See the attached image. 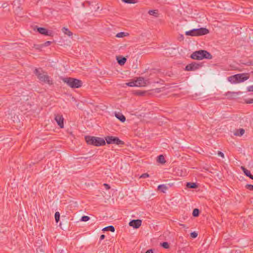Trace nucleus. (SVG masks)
<instances>
[{
    "instance_id": "25",
    "label": "nucleus",
    "mask_w": 253,
    "mask_h": 253,
    "mask_svg": "<svg viewBox=\"0 0 253 253\" xmlns=\"http://www.w3.org/2000/svg\"><path fill=\"white\" fill-rule=\"evenodd\" d=\"M128 35L127 33L125 32H120L117 34L116 37L117 38H123L124 37Z\"/></svg>"
},
{
    "instance_id": "24",
    "label": "nucleus",
    "mask_w": 253,
    "mask_h": 253,
    "mask_svg": "<svg viewBox=\"0 0 253 253\" xmlns=\"http://www.w3.org/2000/svg\"><path fill=\"white\" fill-rule=\"evenodd\" d=\"M200 214V210L198 209H194L193 211L192 215L194 217H198Z\"/></svg>"
},
{
    "instance_id": "44",
    "label": "nucleus",
    "mask_w": 253,
    "mask_h": 253,
    "mask_svg": "<svg viewBox=\"0 0 253 253\" xmlns=\"http://www.w3.org/2000/svg\"><path fill=\"white\" fill-rule=\"evenodd\" d=\"M21 99L20 98H17V101L19 102Z\"/></svg>"
},
{
    "instance_id": "17",
    "label": "nucleus",
    "mask_w": 253,
    "mask_h": 253,
    "mask_svg": "<svg viewBox=\"0 0 253 253\" xmlns=\"http://www.w3.org/2000/svg\"><path fill=\"white\" fill-rule=\"evenodd\" d=\"M241 169L243 171L244 174L248 177L251 178L252 176L253 175L250 171L248 170L247 169H246L244 167L242 166Z\"/></svg>"
},
{
    "instance_id": "21",
    "label": "nucleus",
    "mask_w": 253,
    "mask_h": 253,
    "mask_svg": "<svg viewBox=\"0 0 253 253\" xmlns=\"http://www.w3.org/2000/svg\"><path fill=\"white\" fill-rule=\"evenodd\" d=\"M62 32L65 34L70 37L73 35V33L68 29L65 27L62 28Z\"/></svg>"
},
{
    "instance_id": "22",
    "label": "nucleus",
    "mask_w": 253,
    "mask_h": 253,
    "mask_svg": "<svg viewBox=\"0 0 253 253\" xmlns=\"http://www.w3.org/2000/svg\"><path fill=\"white\" fill-rule=\"evenodd\" d=\"M102 231H110L112 232H114L115 231V228L112 225H110V226H108L107 227H106L105 228H104L103 229H102Z\"/></svg>"
},
{
    "instance_id": "28",
    "label": "nucleus",
    "mask_w": 253,
    "mask_h": 253,
    "mask_svg": "<svg viewBox=\"0 0 253 253\" xmlns=\"http://www.w3.org/2000/svg\"><path fill=\"white\" fill-rule=\"evenodd\" d=\"M125 3H135L137 2V0H122Z\"/></svg>"
},
{
    "instance_id": "14",
    "label": "nucleus",
    "mask_w": 253,
    "mask_h": 253,
    "mask_svg": "<svg viewBox=\"0 0 253 253\" xmlns=\"http://www.w3.org/2000/svg\"><path fill=\"white\" fill-rule=\"evenodd\" d=\"M115 117L119 119L121 122L124 123L126 121L125 116L123 115L122 113H115Z\"/></svg>"
},
{
    "instance_id": "32",
    "label": "nucleus",
    "mask_w": 253,
    "mask_h": 253,
    "mask_svg": "<svg viewBox=\"0 0 253 253\" xmlns=\"http://www.w3.org/2000/svg\"><path fill=\"white\" fill-rule=\"evenodd\" d=\"M190 236L192 238H196L198 236V233L196 232L191 233Z\"/></svg>"
},
{
    "instance_id": "31",
    "label": "nucleus",
    "mask_w": 253,
    "mask_h": 253,
    "mask_svg": "<svg viewBox=\"0 0 253 253\" xmlns=\"http://www.w3.org/2000/svg\"><path fill=\"white\" fill-rule=\"evenodd\" d=\"M245 188L250 191H253V185L251 184H247L245 186Z\"/></svg>"
},
{
    "instance_id": "26",
    "label": "nucleus",
    "mask_w": 253,
    "mask_h": 253,
    "mask_svg": "<svg viewBox=\"0 0 253 253\" xmlns=\"http://www.w3.org/2000/svg\"><path fill=\"white\" fill-rule=\"evenodd\" d=\"M55 220L56 223H58L60 219V213L58 211H56L54 215Z\"/></svg>"
},
{
    "instance_id": "6",
    "label": "nucleus",
    "mask_w": 253,
    "mask_h": 253,
    "mask_svg": "<svg viewBox=\"0 0 253 253\" xmlns=\"http://www.w3.org/2000/svg\"><path fill=\"white\" fill-rule=\"evenodd\" d=\"M105 140L108 144H116L118 145H123L125 142L120 140L118 137L113 136H107L105 137Z\"/></svg>"
},
{
    "instance_id": "43",
    "label": "nucleus",
    "mask_w": 253,
    "mask_h": 253,
    "mask_svg": "<svg viewBox=\"0 0 253 253\" xmlns=\"http://www.w3.org/2000/svg\"><path fill=\"white\" fill-rule=\"evenodd\" d=\"M218 155H219V156H221V151H219L218 152Z\"/></svg>"
},
{
    "instance_id": "7",
    "label": "nucleus",
    "mask_w": 253,
    "mask_h": 253,
    "mask_svg": "<svg viewBox=\"0 0 253 253\" xmlns=\"http://www.w3.org/2000/svg\"><path fill=\"white\" fill-rule=\"evenodd\" d=\"M202 66V64L197 63L196 62H192L191 64H188L185 67V70L190 71H195Z\"/></svg>"
},
{
    "instance_id": "13",
    "label": "nucleus",
    "mask_w": 253,
    "mask_h": 253,
    "mask_svg": "<svg viewBox=\"0 0 253 253\" xmlns=\"http://www.w3.org/2000/svg\"><path fill=\"white\" fill-rule=\"evenodd\" d=\"M117 60L120 65H124L126 61V57L122 56H117Z\"/></svg>"
},
{
    "instance_id": "1",
    "label": "nucleus",
    "mask_w": 253,
    "mask_h": 253,
    "mask_svg": "<svg viewBox=\"0 0 253 253\" xmlns=\"http://www.w3.org/2000/svg\"><path fill=\"white\" fill-rule=\"evenodd\" d=\"M34 73L37 77L40 82L47 84L49 85L53 84L52 79L47 75V72L44 71L42 68H36Z\"/></svg>"
},
{
    "instance_id": "8",
    "label": "nucleus",
    "mask_w": 253,
    "mask_h": 253,
    "mask_svg": "<svg viewBox=\"0 0 253 253\" xmlns=\"http://www.w3.org/2000/svg\"><path fill=\"white\" fill-rule=\"evenodd\" d=\"M64 120L62 115L57 114L55 116V120L60 128L64 127Z\"/></svg>"
},
{
    "instance_id": "12",
    "label": "nucleus",
    "mask_w": 253,
    "mask_h": 253,
    "mask_svg": "<svg viewBox=\"0 0 253 253\" xmlns=\"http://www.w3.org/2000/svg\"><path fill=\"white\" fill-rule=\"evenodd\" d=\"M135 83H136L137 86H144L146 84V81H145L144 78L141 77L138 78L135 81Z\"/></svg>"
},
{
    "instance_id": "16",
    "label": "nucleus",
    "mask_w": 253,
    "mask_h": 253,
    "mask_svg": "<svg viewBox=\"0 0 253 253\" xmlns=\"http://www.w3.org/2000/svg\"><path fill=\"white\" fill-rule=\"evenodd\" d=\"M245 133V130L243 128H240L237 129L235 132L234 135L236 136H241Z\"/></svg>"
},
{
    "instance_id": "3",
    "label": "nucleus",
    "mask_w": 253,
    "mask_h": 253,
    "mask_svg": "<svg viewBox=\"0 0 253 253\" xmlns=\"http://www.w3.org/2000/svg\"><path fill=\"white\" fill-rule=\"evenodd\" d=\"M190 57L194 60H202L203 59H211L212 56L208 51L205 50H200L194 52L191 55Z\"/></svg>"
},
{
    "instance_id": "40",
    "label": "nucleus",
    "mask_w": 253,
    "mask_h": 253,
    "mask_svg": "<svg viewBox=\"0 0 253 253\" xmlns=\"http://www.w3.org/2000/svg\"><path fill=\"white\" fill-rule=\"evenodd\" d=\"M105 235H104V234L101 235L100 237V240H103L105 238Z\"/></svg>"
},
{
    "instance_id": "36",
    "label": "nucleus",
    "mask_w": 253,
    "mask_h": 253,
    "mask_svg": "<svg viewBox=\"0 0 253 253\" xmlns=\"http://www.w3.org/2000/svg\"><path fill=\"white\" fill-rule=\"evenodd\" d=\"M247 90L248 91H253V85L248 86Z\"/></svg>"
},
{
    "instance_id": "9",
    "label": "nucleus",
    "mask_w": 253,
    "mask_h": 253,
    "mask_svg": "<svg viewBox=\"0 0 253 253\" xmlns=\"http://www.w3.org/2000/svg\"><path fill=\"white\" fill-rule=\"evenodd\" d=\"M141 223L142 220L140 219H133L129 222V225L137 229L141 225Z\"/></svg>"
},
{
    "instance_id": "10",
    "label": "nucleus",
    "mask_w": 253,
    "mask_h": 253,
    "mask_svg": "<svg viewBox=\"0 0 253 253\" xmlns=\"http://www.w3.org/2000/svg\"><path fill=\"white\" fill-rule=\"evenodd\" d=\"M37 31L42 35L51 36L52 31H48L46 28L43 27H37Z\"/></svg>"
},
{
    "instance_id": "34",
    "label": "nucleus",
    "mask_w": 253,
    "mask_h": 253,
    "mask_svg": "<svg viewBox=\"0 0 253 253\" xmlns=\"http://www.w3.org/2000/svg\"><path fill=\"white\" fill-rule=\"evenodd\" d=\"M51 43V42L47 41V42H45L43 44H42V46H49Z\"/></svg>"
},
{
    "instance_id": "5",
    "label": "nucleus",
    "mask_w": 253,
    "mask_h": 253,
    "mask_svg": "<svg viewBox=\"0 0 253 253\" xmlns=\"http://www.w3.org/2000/svg\"><path fill=\"white\" fill-rule=\"evenodd\" d=\"M209 31L206 28H200L198 29H193L185 32L186 36H200L208 34Z\"/></svg>"
},
{
    "instance_id": "18",
    "label": "nucleus",
    "mask_w": 253,
    "mask_h": 253,
    "mask_svg": "<svg viewBox=\"0 0 253 253\" xmlns=\"http://www.w3.org/2000/svg\"><path fill=\"white\" fill-rule=\"evenodd\" d=\"M186 187L188 188L194 189L197 188L198 185L196 183L189 182H187Z\"/></svg>"
},
{
    "instance_id": "2",
    "label": "nucleus",
    "mask_w": 253,
    "mask_h": 253,
    "mask_svg": "<svg viewBox=\"0 0 253 253\" xmlns=\"http://www.w3.org/2000/svg\"><path fill=\"white\" fill-rule=\"evenodd\" d=\"M84 139L88 145L101 146L106 144L105 139L101 137L87 135L84 137Z\"/></svg>"
},
{
    "instance_id": "42",
    "label": "nucleus",
    "mask_w": 253,
    "mask_h": 253,
    "mask_svg": "<svg viewBox=\"0 0 253 253\" xmlns=\"http://www.w3.org/2000/svg\"><path fill=\"white\" fill-rule=\"evenodd\" d=\"M180 226H182L184 228L186 227V225L183 224H180Z\"/></svg>"
},
{
    "instance_id": "4",
    "label": "nucleus",
    "mask_w": 253,
    "mask_h": 253,
    "mask_svg": "<svg viewBox=\"0 0 253 253\" xmlns=\"http://www.w3.org/2000/svg\"><path fill=\"white\" fill-rule=\"evenodd\" d=\"M62 80L64 83H66L68 86L73 88H79L81 87L83 84L81 80L73 78H63Z\"/></svg>"
},
{
    "instance_id": "11",
    "label": "nucleus",
    "mask_w": 253,
    "mask_h": 253,
    "mask_svg": "<svg viewBox=\"0 0 253 253\" xmlns=\"http://www.w3.org/2000/svg\"><path fill=\"white\" fill-rule=\"evenodd\" d=\"M235 76L237 78L238 83L243 82L247 80L249 78V76H247L245 74H236Z\"/></svg>"
},
{
    "instance_id": "45",
    "label": "nucleus",
    "mask_w": 253,
    "mask_h": 253,
    "mask_svg": "<svg viewBox=\"0 0 253 253\" xmlns=\"http://www.w3.org/2000/svg\"><path fill=\"white\" fill-rule=\"evenodd\" d=\"M224 154L222 153V159L224 158Z\"/></svg>"
},
{
    "instance_id": "23",
    "label": "nucleus",
    "mask_w": 253,
    "mask_h": 253,
    "mask_svg": "<svg viewBox=\"0 0 253 253\" xmlns=\"http://www.w3.org/2000/svg\"><path fill=\"white\" fill-rule=\"evenodd\" d=\"M148 13L150 15H153L155 17H158V10H150L148 11Z\"/></svg>"
},
{
    "instance_id": "33",
    "label": "nucleus",
    "mask_w": 253,
    "mask_h": 253,
    "mask_svg": "<svg viewBox=\"0 0 253 253\" xmlns=\"http://www.w3.org/2000/svg\"><path fill=\"white\" fill-rule=\"evenodd\" d=\"M245 102H246V103H247V104H252V103H253V98L246 99V100H245Z\"/></svg>"
},
{
    "instance_id": "46",
    "label": "nucleus",
    "mask_w": 253,
    "mask_h": 253,
    "mask_svg": "<svg viewBox=\"0 0 253 253\" xmlns=\"http://www.w3.org/2000/svg\"><path fill=\"white\" fill-rule=\"evenodd\" d=\"M250 178L253 180V175L252 176V177Z\"/></svg>"
},
{
    "instance_id": "19",
    "label": "nucleus",
    "mask_w": 253,
    "mask_h": 253,
    "mask_svg": "<svg viewBox=\"0 0 253 253\" xmlns=\"http://www.w3.org/2000/svg\"><path fill=\"white\" fill-rule=\"evenodd\" d=\"M158 189L160 190L163 193H165L166 191L168 189V187L164 184L159 185L158 186Z\"/></svg>"
},
{
    "instance_id": "29",
    "label": "nucleus",
    "mask_w": 253,
    "mask_h": 253,
    "mask_svg": "<svg viewBox=\"0 0 253 253\" xmlns=\"http://www.w3.org/2000/svg\"><path fill=\"white\" fill-rule=\"evenodd\" d=\"M161 245L162 247H163L165 249H169V243L167 242H163L162 243H161Z\"/></svg>"
},
{
    "instance_id": "37",
    "label": "nucleus",
    "mask_w": 253,
    "mask_h": 253,
    "mask_svg": "<svg viewBox=\"0 0 253 253\" xmlns=\"http://www.w3.org/2000/svg\"><path fill=\"white\" fill-rule=\"evenodd\" d=\"M178 40L180 41H183L184 40V36L183 35H180V37L178 38Z\"/></svg>"
},
{
    "instance_id": "39",
    "label": "nucleus",
    "mask_w": 253,
    "mask_h": 253,
    "mask_svg": "<svg viewBox=\"0 0 253 253\" xmlns=\"http://www.w3.org/2000/svg\"><path fill=\"white\" fill-rule=\"evenodd\" d=\"M104 185L107 189L110 188V186L108 184L105 183L104 184Z\"/></svg>"
},
{
    "instance_id": "35",
    "label": "nucleus",
    "mask_w": 253,
    "mask_h": 253,
    "mask_svg": "<svg viewBox=\"0 0 253 253\" xmlns=\"http://www.w3.org/2000/svg\"><path fill=\"white\" fill-rule=\"evenodd\" d=\"M149 176V175L147 173H143L142 174L141 176H140V178H146V177H148Z\"/></svg>"
},
{
    "instance_id": "15",
    "label": "nucleus",
    "mask_w": 253,
    "mask_h": 253,
    "mask_svg": "<svg viewBox=\"0 0 253 253\" xmlns=\"http://www.w3.org/2000/svg\"><path fill=\"white\" fill-rule=\"evenodd\" d=\"M228 81L232 84L238 83L237 78L235 75L228 77Z\"/></svg>"
},
{
    "instance_id": "30",
    "label": "nucleus",
    "mask_w": 253,
    "mask_h": 253,
    "mask_svg": "<svg viewBox=\"0 0 253 253\" xmlns=\"http://www.w3.org/2000/svg\"><path fill=\"white\" fill-rule=\"evenodd\" d=\"M90 219L89 217L86 215H84L82 217L81 220L82 221H87Z\"/></svg>"
},
{
    "instance_id": "38",
    "label": "nucleus",
    "mask_w": 253,
    "mask_h": 253,
    "mask_svg": "<svg viewBox=\"0 0 253 253\" xmlns=\"http://www.w3.org/2000/svg\"><path fill=\"white\" fill-rule=\"evenodd\" d=\"M7 5H8L7 3L6 2H4L2 4L1 7L3 8H5L7 6Z\"/></svg>"
},
{
    "instance_id": "41",
    "label": "nucleus",
    "mask_w": 253,
    "mask_h": 253,
    "mask_svg": "<svg viewBox=\"0 0 253 253\" xmlns=\"http://www.w3.org/2000/svg\"><path fill=\"white\" fill-rule=\"evenodd\" d=\"M145 253H153V251L152 249L147 250Z\"/></svg>"
},
{
    "instance_id": "20",
    "label": "nucleus",
    "mask_w": 253,
    "mask_h": 253,
    "mask_svg": "<svg viewBox=\"0 0 253 253\" xmlns=\"http://www.w3.org/2000/svg\"><path fill=\"white\" fill-rule=\"evenodd\" d=\"M157 161L158 163L162 164H164L166 162L165 157L163 155H159L157 158Z\"/></svg>"
},
{
    "instance_id": "27",
    "label": "nucleus",
    "mask_w": 253,
    "mask_h": 253,
    "mask_svg": "<svg viewBox=\"0 0 253 253\" xmlns=\"http://www.w3.org/2000/svg\"><path fill=\"white\" fill-rule=\"evenodd\" d=\"M126 84L127 86H131V87L137 86L136 84V83H135V81H131V82H129L128 83H127Z\"/></svg>"
}]
</instances>
